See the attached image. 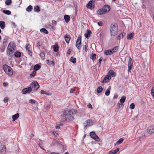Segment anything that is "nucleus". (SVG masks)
<instances>
[{
    "label": "nucleus",
    "instance_id": "obj_61",
    "mask_svg": "<svg viewBox=\"0 0 154 154\" xmlns=\"http://www.w3.org/2000/svg\"><path fill=\"white\" fill-rule=\"evenodd\" d=\"M131 67H132V66H128V72H131L130 71L131 69Z\"/></svg>",
    "mask_w": 154,
    "mask_h": 154
},
{
    "label": "nucleus",
    "instance_id": "obj_48",
    "mask_svg": "<svg viewBox=\"0 0 154 154\" xmlns=\"http://www.w3.org/2000/svg\"><path fill=\"white\" fill-rule=\"evenodd\" d=\"M39 140L40 141L39 142V146H40L41 147H42V146L43 147V146L42 141L41 140Z\"/></svg>",
    "mask_w": 154,
    "mask_h": 154
},
{
    "label": "nucleus",
    "instance_id": "obj_20",
    "mask_svg": "<svg viewBox=\"0 0 154 154\" xmlns=\"http://www.w3.org/2000/svg\"><path fill=\"white\" fill-rule=\"evenodd\" d=\"M19 114L18 113H17L15 115H13L12 116L13 119V121H14L16 120L19 117Z\"/></svg>",
    "mask_w": 154,
    "mask_h": 154
},
{
    "label": "nucleus",
    "instance_id": "obj_43",
    "mask_svg": "<svg viewBox=\"0 0 154 154\" xmlns=\"http://www.w3.org/2000/svg\"><path fill=\"white\" fill-rule=\"evenodd\" d=\"M91 58L93 60H94L96 58V54H92L91 56Z\"/></svg>",
    "mask_w": 154,
    "mask_h": 154
},
{
    "label": "nucleus",
    "instance_id": "obj_14",
    "mask_svg": "<svg viewBox=\"0 0 154 154\" xmlns=\"http://www.w3.org/2000/svg\"><path fill=\"white\" fill-rule=\"evenodd\" d=\"M104 54L106 55H109L112 54L111 50H108L105 51L104 52Z\"/></svg>",
    "mask_w": 154,
    "mask_h": 154
},
{
    "label": "nucleus",
    "instance_id": "obj_18",
    "mask_svg": "<svg viewBox=\"0 0 154 154\" xmlns=\"http://www.w3.org/2000/svg\"><path fill=\"white\" fill-rule=\"evenodd\" d=\"M134 34V33H132L128 34L127 36V39L131 40L132 39L133 37Z\"/></svg>",
    "mask_w": 154,
    "mask_h": 154
},
{
    "label": "nucleus",
    "instance_id": "obj_10",
    "mask_svg": "<svg viewBox=\"0 0 154 154\" xmlns=\"http://www.w3.org/2000/svg\"><path fill=\"white\" fill-rule=\"evenodd\" d=\"M111 77L109 75H106L103 79V80L101 82L102 83H104L107 82L111 79Z\"/></svg>",
    "mask_w": 154,
    "mask_h": 154
},
{
    "label": "nucleus",
    "instance_id": "obj_13",
    "mask_svg": "<svg viewBox=\"0 0 154 154\" xmlns=\"http://www.w3.org/2000/svg\"><path fill=\"white\" fill-rule=\"evenodd\" d=\"M109 75L110 76L112 77H115L116 76V74L114 71L112 70H110L108 73Z\"/></svg>",
    "mask_w": 154,
    "mask_h": 154
},
{
    "label": "nucleus",
    "instance_id": "obj_5",
    "mask_svg": "<svg viewBox=\"0 0 154 154\" xmlns=\"http://www.w3.org/2000/svg\"><path fill=\"white\" fill-rule=\"evenodd\" d=\"M3 69L6 74L8 75H11L13 74V71L12 68L6 64L3 66Z\"/></svg>",
    "mask_w": 154,
    "mask_h": 154
},
{
    "label": "nucleus",
    "instance_id": "obj_32",
    "mask_svg": "<svg viewBox=\"0 0 154 154\" xmlns=\"http://www.w3.org/2000/svg\"><path fill=\"white\" fill-rule=\"evenodd\" d=\"M2 12L4 14L7 15H10L11 14V12L7 10H3Z\"/></svg>",
    "mask_w": 154,
    "mask_h": 154
},
{
    "label": "nucleus",
    "instance_id": "obj_21",
    "mask_svg": "<svg viewBox=\"0 0 154 154\" xmlns=\"http://www.w3.org/2000/svg\"><path fill=\"white\" fill-rule=\"evenodd\" d=\"M111 89V86H109L108 89L106 90V91H105V94L106 96H108L109 95L110 92V90Z\"/></svg>",
    "mask_w": 154,
    "mask_h": 154
},
{
    "label": "nucleus",
    "instance_id": "obj_4",
    "mask_svg": "<svg viewBox=\"0 0 154 154\" xmlns=\"http://www.w3.org/2000/svg\"><path fill=\"white\" fill-rule=\"evenodd\" d=\"M118 27L117 25H111L110 27V31L111 36H114L117 34Z\"/></svg>",
    "mask_w": 154,
    "mask_h": 154
},
{
    "label": "nucleus",
    "instance_id": "obj_23",
    "mask_svg": "<svg viewBox=\"0 0 154 154\" xmlns=\"http://www.w3.org/2000/svg\"><path fill=\"white\" fill-rule=\"evenodd\" d=\"M26 50L28 51L29 52V55L30 56L32 55V51L30 50V48L29 47V45H28L26 47Z\"/></svg>",
    "mask_w": 154,
    "mask_h": 154
},
{
    "label": "nucleus",
    "instance_id": "obj_22",
    "mask_svg": "<svg viewBox=\"0 0 154 154\" xmlns=\"http://www.w3.org/2000/svg\"><path fill=\"white\" fill-rule=\"evenodd\" d=\"M59 143L58 141L54 140L52 141L51 145L52 146H54V145H59Z\"/></svg>",
    "mask_w": 154,
    "mask_h": 154
},
{
    "label": "nucleus",
    "instance_id": "obj_29",
    "mask_svg": "<svg viewBox=\"0 0 154 154\" xmlns=\"http://www.w3.org/2000/svg\"><path fill=\"white\" fill-rule=\"evenodd\" d=\"M40 31L41 32L44 33L45 34H48V31L44 28L41 29Z\"/></svg>",
    "mask_w": 154,
    "mask_h": 154
},
{
    "label": "nucleus",
    "instance_id": "obj_57",
    "mask_svg": "<svg viewBox=\"0 0 154 154\" xmlns=\"http://www.w3.org/2000/svg\"><path fill=\"white\" fill-rule=\"evenodd\" d=\"M50 108V105H47L46 106V107H45V108L47 109H49Z\"/></svg>",
    "mask_w": 154,
    "mask_h": 154
},
{
    "label": "nucleus",
    "instance_id": "obj_28",
    "mask_svg": "<svg viewBox=\"0 0 154 154\" xmlns=\"http://www.w3.org/2000/svg\"><path fill=\"white\" fill-rule=\"evenodd\" d=\"M124 140V139L123 138H121L118 141L116 144H115V145H116L118 144H119L121 143L122 142H123V140Z\"/></svg>",
    "mask_w": 154,
    "mask_h": 154
},
{
    "label": "nucleus",
    "instance_id": "obj_35",
    "mask_svg": "<svg viewBox=\"0 0 154 154\" xmlns=\"http://www.w3.org/2000/svg\"><path fill=\"white\" fill-rule=\"evenodd\" d=\"M34 11L35 12H39L40 11L39 7L38 6H35L34 8Z\"/></svg>",
    "mask_w": 154,
    "mask_h": 154
},
{
    "label": "nucleus",
    "instance_id": "obj_9",
    "mask_svg": "<svg viewBox=\"0 0 154 154\" xmlns=\"http://www.w3.org/2000/svg\"><path fill=\"white\" fill-rule=\"evenodd\" d=\"M32 90V88H31V86H30L29 87L23 89L22 91V93L23 94H26L27 93H29L30 91H31Z\"/></svg>",
    "mask_w": 154,
    "mask_h": 154
},
{
    "label": "nucleus",
    "instance_id": "obj_39",
    "mask_svg": "<svg viewBox=\"0 0 154 154\" xmlns=\"http://www.w3.org/2000/svg\"><path fill=\"white\" fill-rule=\"evenodd\" d=\"M11 3V0H7L5 2V4L7 5H10Z\"/></svg>",
    "mask_w": 154,
    "mask_h": 154
},
{
    "label": "nucleus",
    "instance_id": "obj_41",
    "mask_svg": "<svg viewBox=\"0 0 154 154\" xmlns=\"http://www.w3.org/2000/svg\"><path fill=\"white\" fill-rule=\"evenodd\" d=\"M29 102L32 104H35L38 103L35 100L33 99H30L29 100Z\"/></svg>",
    "mask_w": 154,
    "mask_h": 154
},
{
    "label": "nucleus",
    "instance_id": "obj_11",
    "mask_svg": "<svg viewBox=\"0 0 154 154\" xmlns=\"http://www.w3.org/2000/svg\"><path fill=\"white\" fill-rule=\"evenodd\" d=\"M126 98V97L125 96H122L119 101V102H120V103H118V104H119V105H121V106H122V107H123V105L122 104L125 101Z\"/></svg>",
    "mask_w": 154,
    "mask_h": 154
},
{
    "label": "nucleus",
    "instance_id": "obj_49",
    "mask_svg": "<svg viewBox=\"0 0 154 154\" xmlns=\"http://www.w3.org/2000/svg\"><path fill=\"white\" fill-rule=\"evenodd\" d=\"M85 45H84V49L85 50V51H86L87 50V48L88 47V45L86 42H85Z\"/></svg>",
    "mask_w": 154,
    "mask_h": 154
},
{
    "label": "nucleus",
    "instance_id": "obj_1",
    "mask_svg": "<svg viewBox=\"0 0 154 154\" xmlns=\"http://www.w3.org/2000/svg\"><path fill=\"white\" fill-rule=\"evenodd\" d=\"M77 112V110H76L72 109L71 110H65L62 116L63 118V121L64 120L72 121L74 119L72 115L74 113L76 114Z\"/></svg>",
    "mask_w": 154,
    "mask_h": 154
},
{
    "label": "nucleus",
    "instance_id": "obj_16",
    "mask_svg": "<svg viewBox=\"0 0 154 154\" xmlns=\"http://www.w3.org/2000/svg\"><path fill=\"white\" fill-rule=\"evenodd\" d=\"M64 18L66 22L67 23H68L70 19L69 16L67 15H65L64 16Z\"/></svg>",
    "mask_w": 154,
    "mask_h": 154
},
{
    "label": "nucleus",
    "instance_id": "obj_27",
    "mask_svg": "<svg viewBox=\"0 0 154 154\" xmlns=\"http://www.w3.org/2000/svg\"><path fill=\"white\" fill-rule=\"evenodd\" d=\"M93 1H90L87 5V7L88 8H91L92 7V3Z\"/></svg>",
    "mask_w": 154,
    "mask_h": 154
},
{
    "label": "nucleus",
    "instance_id": "obj_42",
    "mask_svg": "<svg viewBox=\"0 0 154 154\" xmlns=\"http://www.w3.org/2000/svg\"><path fill=\"white\" fill-rule=\"evenodd\" d=\"M93 139L97 141H99L100 140V139L98 137L96 134V135L93 138Z\"/></svg>",
    "mask_w": 154,
    "mask_h": 154
},
{
    "label": "nucleus",
    "instance_id": "obj_55",
    "mask_svg": "<svg viewBox=\"0 0 154 154\" xmlns=\"http://www.w3.org/2000/svg\"><path fill=\"white\" fill-rule=\"evenodd\" d=\"M41 93L42 94H47V93H46V92L43 90H42L41 91Z\"/></svg>",
    "mask_w": 154,
    "mask_h": 154
},
{
    "label": "nucleus",
    "instance_id": "obj_30",
    "mask_svg": "<svg viewBox=\"0 0 154 154\" xmlns=\"http://www.w3.org/2000/svg\"><path fill=\"white\" fill-rule=\"evenodd\" d=\"M41 68L40 66L38 64L35 65L34 67V69L35 70H38Z\"/></svg>",
    "mask_w": 154,
    "mask_h": 154
},
{
    "label": "nucleus",
    "instance_id": "obj_51",
    "mask_svg": "<svg viewBox=\"0 0 154 154\" xmlns=\"http://www.w3.org/2000/svg\"><path fill=\"white\" fill-rule=\"evenodd\" d=\"M103 59V58L102 57H101L100 59L99 60V66H100V64L101 62L102 61Z\"/></svg>",
    "mask_w": 154,
    "mask_h": 154
},
{
    "label": "nucleus",
    "instance_id": "obj_54",
    "mask_svg": "<svg viewBox=\"0 0 154 154\" xmlns=\"http://www.w3.org/2000/svg\"><path fill=\"white\" fill-rule=\"evenodd\" d=\"M98 25L100 26H101L103 25V23L102 21H99L97 23Z\"/></svg>",
    "mask_w": 154,
    "mask_h": 154
},
{
    "label": "nucleus",
    "instance_id": "obj_59",
    "mask_svg": "<svg viewBox=\"0 0 154 154\" xmlns=\"http://www.w3.org/2000/svg\"><path fill=\"white\" fill-rule=\"evenodd\" d=\"M71 52V51L70 49H69L67 52V54H69Z\"/></svg>",
    "mask_w": 154,
    "mask_h": 154
},
{
    "label": "nucleus",
    "instance_id": "obj_26",
    "mask_svg": "<svg viewBox=\"0 0 154 154\" xmlns=\"http://www.w3.org/2000/svg\"><path fill=\"white\" fill-rule=\"evenodd\" d=\"M14 56L16 57H19L21 56V53L19 51L16 52L14 54Z\"/></svg>",
    "mask_w": 154,
    "mask_h": 154
},
{
    "label": "nucleus",
    "instance_id": "obj_37",
    "mask_svg": "<svg viewBox=\"0 0 154 154\" xmlns=\"http://www.w3.org/2000/svg\"><path fill=\"white\" fill-rule=\"evenodd\" d=\"M32 7L30 5L26 8V10L28 12H30L32 10Z\"/></svg>",
    "mask_w": 154,
    "mask_h": 154
},
{
    "label": "nucleus",
    "instance_id": "obj_12",
    "mask_svg": "<svg viewBox=\"0 0 154 154\" xmlns=\"http://www.w3.org/2000/svg\"><path fill=\"white\" fill-rule=\"evenodd\" d=\"M125 35L126 33L125 32L122 33L117 36V39L119 40L123 38V37Z\"/></svg>",
    "mask_w": 154,
    "mask_h": 154
},
{
    "label": "nucleus",
    "instance_id": "obj_3",
    "mask_svg": "<svg viewBox=\"0 0 154 154\" xmlns=\"http://www.w3.org/2000/svg\"><path fill=\"white\" fill-rule=\"evenodd\" d=\"M16 47L15 44L14 43L10 42L7 47V54L9 56H11L12 54L15 50Z\"/></svg>",
    "mask_w": 154,
    "mask_h": 154
},
{
    "label": "nucleus",
    "instance_id": "obj_40",
    "mask_svg": "<svg viewBox=\"0 0 154 154\" xmlns=\"http://www.w3.org/2000/svg\"><path fill=\"white\" fill-rule=\"evenodd\" d=\"M90 135L91 137L93 138H94V137L96 135V134L94 132L92 131L90 133Z\"/></svg>",
    "mask_w": 154,
    "mask_h": 154
},
{
    "label": "nucleus",
    "instance_id": "obj_7",
    "mask_svg": "<svg viewBox=\"0 0 154 154\" xmlns=\"http://www.w3.org/2000/svg\"><path fill=\"white\" fill-rule=\"evenodd\" d=\"M93 124V122L91 119H88L86 121L84 124L85 128H87L92 125Z\"/></svg>",
    "mask_w": 154,
    "mask_h": 154
},
{
    "label": "nucleus",
    "instance_id": "obj_50",
    "mask_svg": "<svg viewBox=\"0 0 154 154\" xmlns=\"http://www.w3.org/2000/svg\"><path fill=\"white\" fill-rule=\"evenodd\" d=\"M8 100V98L7 97H5L4 98L3 101L4 103H6L7 102Z\"/></svg>",
    "mask_w": 154,
    "mask_h": 154
},
{
    "label": "nucleus",
    "instance_id": "obj_19",
    "mask_svg": "<svg viewBox=\"0 0 154 154\" xmlns=\"http://www.w3.org/2000/svg\"><path fill=\"white\" fill-rule=\"evenodd\" d=\"M0 26L2 29H3L5 28V24L4 21H0Z\"/></svg>",
    "mask_w": 154,
    "mask_h": 154
},
{
    "label": "nucleus",
    "instance_id": "obj_8",
    "mask_svg": "<svg viewBox=\"0 0 154 154\" xmlns=\"http://www.w3.org/2000/svg\"><path fill=\"white\" fill-rule=\"evenodd\" d=\"M76 46L78 49L80 50L81 49V37L80 36L77 38L76 43Z\"/></svg>",
    "mask_w": 154,
    "mask_h": 154
},
{
    "label": "nucleus",
    "instance_id": "obj_64",
    "mask_svg": "<svg viewBox=\"0 0 154 154\" xmlns=\"http://www.w3.org/2000/svg\"><path fill=\"white\" fill-rule=\"evenodd\" d=\"M55 127L57 129H58L60 128V126H58V125H56L55 126Z\"/></svg>",
    "mask_w": 154,
    "mask_h": 154
},
{
    "label": "nucleus",
    "instance_id": "obj_63",
    "mask_svg": "<svg viewBox=\"0 0 154 154\" xmlns=\"http://www.w3.org/2000/svg\"><path fill=\"white\" fill-rule=\"evenodd\" d=\"M75 90L74 89L72 88L70 90V93H71L73 92V91H74Z\"/></svg>",
    "mask_w": 154,
    "mask_h": 154
},
{
    "label": "nucleus",
    "instance_id": "obj_33",
    "mask_svg": "<svg viewBox=\"0 0 154 154\" xmlns=\"http://www.w3.org/2000/svg\"><path fill=\"white\" fill-rule=\"evenodd\" d=\"M118 49V46H116L114 47L111 50V51H112V54L115 52H116L117 50Z\"/></svg>",
    "mask_w": 154,
    "mask_h": 154
},
{
    "label": "nucleus",
    "instance_id": "obj_53",
    "mask_svg": "<svg viewBox=\"0 0 154 154\" xmlns=\"http://www.w3.org/2000/svg\"><path fill=\"white\" fill-rule=\"evenodd\" d=\"M115 152L114 150H112L109 152V154H115L116 153H115Z\"/></svg>",
    "mask_w": 154,
    "mask_h": 154
},
{
    "label": "nucleus",
    "instance_id": "obj_6",
    "mask_svg": "<svg viewBox=\"0 0 154 154\" xmlns=\"http://www.w3.org/2000/svg\"><path fill=\"white\" fill-rule=\"evenodd\" d=\"M31 88H34L35 89L37 90L39 87V85L38 83L35 81L32 82L30 84Z\"/></svg>",
    "mask_w": 154,
    "mask_h": 154
},
{
    "label": "nucleus",
    "instance_id": "obj_46",
    "mask_svg": "<svg viewBox=\"0 0 154 154\" xmlns=\"http://www.w3.org/2000/svg\"><path fill=\"white\" fill-rule=\"evenodd\" d=\"M151 94L152 96L154 97V87H152L151 90Z\"/></svg>",
    "mask_w": 154,
    "mask_h": 154
},
{
    "label": "nucleus",
    "instance_id": "obj_56",
    "mask_svg": "<svg viewBox=\"0 0 154 154\" xmlns=\"http://www.w3.org/2000/svg\"><path fill=\"white\" fill-rule=\"evenodd\" d=\"M5 48H4V47H3L2 48H0V52H3L4 51Z\"/></svg>",
    "mask_w": 154,
    "mask_h": 154
},
{
    "label": "nucleus",
    "instance_id": "obj_24",
    "mask_svg": "<svg viewBox=\"0 0 154 154\" xmlns=\"http://www.w3.org/2000/svg\"><path fill=\"white\" fill-rule=\"evenodd\" d=\"M46 63L49 65H51L52 66H53L54 65V62L53 61H50L49 60H47L46 61Z\"/></svg>",
    "mask_w": 154,
    "mask_h": 154
},
{
    "label": "nucleus",
    "instance_id": "obj_31",
    "mask_svg": "<svg viewBox=\"0 0 154 154\" xmlns=\"http://www.w3.org/2000/svg\"><path fill=\"white\" fill-rule=\"evenodd\" d=\"M53 49L54 51L57 52L59 50V47L57 45H56L54 46Z\"/></svg>",
    "mask_w": 154,
    "mask_h": 154
},
{
    "label": "nucleus",
    "instance_id": "obj_17",
    "mask_svg": "<svg viewBox=\"0 0 154 154\" xmlns=\"http://www.w3.org/2000/svg\"><path fill=\"white\" fill-rule=\"evenodd\" d=\"M148 133L151 134H154V127H150L147 131Z\"/></svg>",
    "mask_w": 154,
    "mask_h": 154
},
{
    "label": "nucleus",
    "instance_id": "obj_38",
    "mask_svg": "<svg viewBox=\"0 0 154 154\" xmlns=\"http://www.w3.org/2000/svg\"><path fill=\"white\" fill-rule=\"evenodd\" d=\"M65 38L66 42L67 43H68L70 39V38L69 37H68L67 36H66L65 37Z\"/></svg>",
    "mask_w": 154,
    "mask_h": 154
},
{
    "label": "nucleus",
    "instance_id": "obj_25",
    "mask_svg": "<svg viewBox=\"0 0 154 154\" xmlns=\"http://www.w3.org/2000/svg\"><path fill=\"white\" fill-rule=\"evenodd\" d=\"M132 65L133 62L132 59L130 57H129L128 66H132Z\"/></svg>",
    "mask_w": 154,
    "mask_h": 154
},
{
    "label": "nucleus",
    "instance_id": "obj_60",
    "mask_svg": "<svg viewBox=\"0 0 154 154\" xmlns=\"http://www.w3.org/2000/svg\"><path fill=\"white\" fill-rule=\"evenodd\" d=\"M36 45L38 47H39V46H40L41 45L40 42H38L36 44Z\"/></svg>",
    "mask_w": 154,
    "mask_h": 154
},
{
    "label": "nucleus",
    "instance_id": "obj_2",
    "mask_svg": "<svg viewBox=\"0 0 154 154\" xmlns=\"http://www.w3.org/2000/svg\"><path fill=\"white\" fill-rule=\"evenodd\" d=\"M109 6L106 5H104L102 8L97 10V13L99 15H101L108 13L110 10Z\"/></svg>",
    "mask_w": 154,
    "mask_h": 154
},
{
    "label": "nucleus",
    "instance_id": "obj_36",
    "mask_svg": "<svg viewBox=\"0 0 154 154\" xmlns=\"http://www.w3.org/2000/svg\"><path fill=\"white\" fill-rule=\"evenodd\" d=\"M103 90V88L101 86L99 87L97 89V92L98 93H100Z\"/></svg>",
    "mask_w": 154,
    "mask_h": 154
},
{
    "label": "nucleus",
    "instance_id": "obj_44",
    "mask_svg": "<svg viewBox=\"0 0 154 154\" xmlns=\"http://www.w3.org/2000/svg\"><path fill=\"white\" fill-rule=\"evenodd\" d=\"M36 73V72L35 71H33L32 73V74L30 75V76L31 77H34Z\"/></svg>",
    "mask_w": 154,
    "mask_h": 154
},
{
    "label": "nucleus",
    "instance_id": "obj_15",
    "mask_svg": "<svg viewBox=\"0 0 154 154\" xmlns=\"http://www.w3.org/2000/svg\"><path fill=\"white\" fill-rule=\"evenodd\" d=\"M91 32L89 29H88L86 33L85 34V36L87 38H88L90 37V35L91 34Z\"/></svg>",
    "mask_w": 154,
    "mask_h": 154
},
{
    "label": "nucleus",
    "instance_id": "obj_34",
    "mask_svg": "<svg viewBox=\"0 0 154 154\" xmlns=\"http://www.w3.org/2000/svg\"><path fill=\"white\" fill-rule=\"evenodd\" d=\"M69 60L73 63H76V59L75 58L71 57L70 58Z\"/></svg>",
    "mask_w": 154,
    "mask_h": 154
},
{
    "label": "nucleus",
    "instance_id": "obj_62",
    "mask_svg": "<svg viewBox=\"0 0 154 154\" xmlns=\"http://www.w3.org/2000/svg\"><path fill=\"white\" fill-rule=\"evenodd\" d=\"M115 152V153H116L119 150V149L118 148H117L115 150H114Z\"/></svg>",
    "mask_w": 154,
    "mask_h": 154
},
{
    "label": "nucleus",
    "instance_id": "obj_47",
    "mask_svg": "<svg viewBox=\"0 0 154 154\" xmlns=\"http://www.w3.org/2000/svg\"><path fill=\"white\" fill-rule=\"evenodd\" d=\"M135 105L134 103H132L130 106V108L131 109H133L134 108Z\"/></svg>",
    "mask_w": 154,
    "mask_h": 154
},
{
    "label": "nucleus",
    "instance_id": "obj_52",
    "mask_svg": "<svg viewBox=\"0 0 154 154\" xmlns=\"http://www.w3.org/2000/svg\"><path fill=\"white\" fill-rule=\"evenodd\" d=\"M52 25L54 26L56 25L57 24V22L54 20H53L52 21Z\"/></svg>",
    "mask_w": 154,
    "mask_h": 154
},
{
    "label": "nucleus",
    "instance_id": "obj_58",
    "mask_svg": "<svg viewBox=\"0 0 154 154\" xmlns=\"http://www.w3.org/2000/svg\"><path fill=\"white\" fill-rule=\"evenodd\" d=\"M87 106H88V107L89 108H91L92 109V105L90 103H89L88 105Z\"/></svg>",
    "mask_w": 154,
    "mask_h": 154
},
{
    "label": "nucleus",
    "instance_id": "obj_45",
    "mask_svg": "<svg viewBox=\"0 0 154 154\" xmlns=\"http://www.w3.org/2000/svg\"><path fill=\"white\" fill-rule=\"evenodd\" d=\"M40 56L42 58L44 59L45 57V53L44 52H41L40 54Z\"/></svg>",
    "mask_w": 154,
    "mask_h": 154
}]
</instances>
